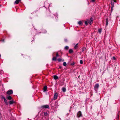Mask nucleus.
Here are the masks:
<instances>
[{
  "label": "nucleus",
  "mask_w": 120,
  "mask_h": 120,
  "mask_svg": "<svg viewBox=\"0 0 120 120\" xmlns=\"http://www.w3.org/2000/svg\"><path fill=\"white\" fill-rule=\"evenodd\" d=\"M98 31L100 33H101V29H99Z\"/></svg>",
  "instance_id": "32"
},
{
  "label": "nucleus",
  "mask_w": 120,
  "mask_h": 120,
  "mask_svg": "<svg viewBox=\"0 0 120 120\" xmlns=\"http://www.w3.org/2000/svg\"><path fill=\"white\" fill-rule=\"evenodd\" d=\"M13 93V91L11 90H8L7 92V94H12Z\"/></svg>",
  "instance_id": "5"
},
{
  "label": "nucleus",
  "mask_w": 120,
  "mask_h": 120,
  "mask_svg": "<svg viewBox=\"0 0 120 120\" xmlns=\"http://www.w3.org/2000/svg\"><path fill=\"white\" fill-rule=\"evenodd\" d=\"M63 65L64 66H65L67 65L66 63V62H64L63 63Z\"/></svg>",
  "instance_id": "22"
},
{
  "label": "nucleus",
  "mask_w": 120,
  "mask_h": 120,
  "mask_svg": "<svg viewBox=\"0 0 120 120\" xmlns=\"http://www.w3.org/2000/svg\"><path fill=\"white\" fill-rule=\"evenodd\" d=\"M75 64V63L74 62H73V63H71V65H74Z\"/></svg>",
  "instance_id": "24"
},
{
  "label": "nucleus",
  "mask_w": 120,
  "mask_h": 120,
  "mask_svg": "<svg viewBox=\"0 0 120 120\" xmlns=\"http://www.w3.org/2000/svg\"><path fill=\"white\" fill-rule=\"evenodd\" d=\"M1 97L2 99H4H4H6L5 97L3 96H2Z\"/></svg>",
  "instance_id": "33"
},
{
  "label": "nucleus",
  "mask_w": 120,
  "mask_h": 120,
  "mask_svg": "<svg viewBox=\"0 0 120 120\" xmlns=\"http://www.w3.org/2000/svg\"><path fill=\"white\" fill-rule=\"evenodd\" d=\"M80 63L81 64H82L83 63V62L82 60H81L80 61Z\"/></svg>",
  "instance_id": "26"
},
{
  "label": "nucleus",
  "mask_w": 120,
  "mask_h": 120,
  "mask_svg": "<svg viewBox=\"0 0 120 120\" xmlns=\"http://www.w3.org/2000/svg\"><path fill=\"white\" fill-rule=\"evenodd\" d=\"M82 23V22L81 21H79V22H78V24L79 25H81V24Z\"/></svg>",
  "instance_id": "29"
},
{
  "label": "nucleus",
  "mask_w": 120,
  "mask_h": 120,
  "mask_svg": "<svg viewBox=\"0 0 120 120\" xmlns=\"http://www.w3.org/2000/svg\"><path fill=\"white\" fill-rule=\"evenodd\" d=\"M7 98L8 100H11L12 99V97L11 96H8L7 97Z\"/></svg>",
  "instance_id": "16"
},
{
  "label": "nucleus",
  "mask_w": 120,
  "mask_h": 120,
  "mask_svg": "<svg viewBox=\"0 0 120 120\" xmlns=\"http://www.w3.org/2000/svg\"><path fill=\"white\" fill-rule=\"evenodd\" d=\"M21 0H16L14 2V4H18L19 3L21 2Z\"/></svg>",
  "instance_id": "6"
},
{
  "label": "nucleus",
  "mask_w": 120,
  "mask_h": 120,
  "mask_svg": "<svg viewBox=\"0 0 120 120\" xmlns=\"http://www.w3.org/2000/svg\"><path fill=\"white\" fill-rule=\"evenodd\" d=\"M56 103L55 102H53L52 103L50 104V105L51 106V108L52 109L55 106Z\"/></svg>",
  "instance_id": "3"
},
{
  "label": "nucleus",
  "mask_w": 120,
  "mask_h": 120,
  "mask_svg": "<svg viewBox=\"0 0 120 120\" xmlns=\"http://www.w3.org/2000/svg\"><path fill=\"white\" fill-rule=\"evenodd\" d=\"M99 85L98 84H96L95 85V86L94 87V89L95 90H96V89H97L99 87Z\"/></svg>",
  "instance_id": "8"
},
{
  "label": "nucleus",
  "mask_w": 120,
  "mask_h": 120,
  "mask_svg": "<svg viewBox=\"0 0 120 120\" xmlns=\"http://www.w3.org/2000/svg\"><path fill=\"white\" fill-rule=\"evenodd\" d=\"M57 60L58 62H60L62 61L61 59L60 58H58L57 59Z\"/></svg>",
  "instance_id": "23"
},
{
  "label": "nucleus",
  "mask_w": 120,
  "mask_h": 120,
  "mask_svg": "<svg viewBox=\"0 0 120 120\" xmlns=\"http://www.w3.org/2000/svg\"><path fill=\"white\" fill-rule=\"evenodd\" d=\"M2 41H3V42H4V39H3L2 40Z\"/></svg>",
  "instance_id": "38"
},
{
  "label": "nucleus",
  "mask_w": 120,
  "mask_h": 120,
  "mask_svg": "<svg viewBox=\"0 0 120 120\" xmlns=\"http://www.w3.org/2000/svg\"><path fill=\"white\" fill-rule=\"evenodd\" d=\"M62 68V66H60L59 67V68L60 69H61Z\"/></svg>",
  "instance_id": "37"
},
{
  "label": "nucleus",
  "mask_w": 120,
  "mask_h": 120,
  "mask_svg": "<svg viewBox=\"0 0 120 120\" xmlns=\"http://www.w3.org/2000/svg\"><path fill=\"white\" fill-rule=\"evenodd\" d=\"M41 109H44L49 108V106L48 105H43L41 106Z\"/></svg>",
  "instance_id": "1"
},
{
  "label": "nucleus",
  "mask_w": 120,
  "mask_h": 120,
  "mask_svg": "<svg viewBox=\"0 0 120 120\" xmlns=\"http://www.w3.org/2000/svg\"><path fill=\"white\" fill-rule=\"evenodd\" d=\"M64 61V60H63V61Z\"/></svg>",
  "instance_id": "42"
},
{
  "label": "nucleus",
  "mask_w": 120,
  "mask_h": 120,
  "mask_svg": "<svg viewBox=\"0 0 120 120\" xmlns=\"http://www.w3.org/2000/svg\"><path fill=\"white\" fill-rule=\"evenodd\" d=\"M59 56V54H58V53L57 52L56 53V58Z\"/></svg>",
  "instance_id": "31"
},
{
  "label": "nucleus",
  "mask_w": 120,
  "mask_h": 120,
  "mask_svg": "<svg viewBox=\"0 0 120 120\" xmlns=\"http://www.w3.org/2000/svg\"><path fill=\"white\" fill-rule=\"evenodd\" d=\"M53 100V99H52V100Z\"/></svg>",
  "instance_id": "43"
},
{
  "label": "nucleus",
  "mask_w": 120,
  "mask_h": 120,
  "mask_svg": "<svg viewBox=\"0 0 120 120\" xmlns=\"http://www.w3.org/2000/svg\"><path fill=\"white\" fill-rule=\"evenodd\" d=\"M2 73H3V71H2L1 72Z\"/></svg>",
  "instance_id": "39"
},
{
  "label": "nucleus",
  "mask_w": 120,
  "mask_h": 120,
  "mask_svg": "<svg viewBox=\"0 0 120 120\" xmlns=\"http://www.w3.org/2000/svg\"><path fill=\"white\" fill-rule=\"evenodd\" d=\"M114 7H113V6H112V7H111V12H112V11H113V8Z\"/></svg>",
  "instance_id": "27"
},
{
  "label": "nucleus",
  "mask_w": 120,
  "mask_h": 120,
  "mask_svg": "<svg viewBox=\"0 0 120 120\" xmlns=\"http://www.w3.org/2000/svg\"><path fill=\"white\" fill-rule=\"evenodd\" d=\"M116 2L115 0H112L111 1V5L112 6L114 7V3Z\"/></svg>",
  "instance_id": "7"
},
{
  "label": "nucleus",
  "mask_w": 120,
  "mask_h": 120,
  "mask_svg": "<svg viewBox=\"0 0 120 120\" xmlns=\"http://www.w3.org/2000/svg\"><path fill=\"white\" fill-rule=\"evenodd\" d=\"M47 88V86H45L43 88V90L44 91H46Z\"/></svg>",
  "instance_id": "11"
},
{
  "label": "nucleus",
  "mask_w": 120,
  "mask_h": 120,
  "mask_svg": "<svg viewBox=\"0 0 120 120\" xmlns=\"http://www.w3.org/2000/svg\"><path fill=\"white\" fill-rule=\"evenodd\" d=\"M14 102V101L13 100L10 101L9 102V103L10 105L12 104Z\"/></svg>",
  "instance_id": "14"
},
{
  "label": "nucleus",
  "mask_w": 120,
  "mask_h": 120,
  "mask_svg": "<svg viewBox=\"0 0 120 120\" xmlns=\"http://www.w3.org/2000/svg\"><path fill=\"white\" fill-rule=\"evenodd\" d=\"M78 112L79 113V112H81L80 111H79Z\"/></svg>",
  "instance_id": "40"
},
{
  "label": "nucleus",
  "mask_w": 120,
  "mask_h": 120,
  "mask_svg": "<svg viewBox=\"0 0 120 120\" xmlns=\"http://www.w3.org/2000/svg\"><path fill=\"white\" fill-rule=\"evenodd\" d=\"M52 56H53V57L52 58V60H55L56 61V57H54V56L53 54H52Z\"/></svg>",
  "instance_id": "12"
},
{
  "label": "nucleus",
  "mask_w": 120,
  "mask_h": 120,
  "mask_svg": "<svg viewBox=\"0 0 120 120\" xmlns=\"http://www.w3.org/2000/svg\"><path fill=\"white\" fill-rule=\"evenodd\" d=\"M113 59H114V60H115V59H116V58L114 56H113Z\"/></svg>",
  "instance_id": "36"
},
{
  "label": "nucleus",
  "mask_w": 120,
  "mask_h": 120,
  "mask_svg": "<svg viewBox=\"0 0 120 120\" xmlns=\"http://www.w3.org/2000/svg\"><path fill=\"white\" fill-rule=\"evenodd\" d=\"M69 49V47L68 46H66L64 48V49L65 50H67Z\"/></svg>",
  "instance_id": "21"
},
{
  "label": "nucleus",
  "mask_w": 120,
  "mask_h": 120,
  "mask_svg": "<svg viewBox=\"0 0 120 120\" xmlns=\"http://www.w3.org/2000/svg\"><path fill=\"white\" fill-rule=\"evenodd\" d=\"M64 41L66 42H67L68 41L66 39H65Z\"/></svg>",
  "instance_id": "35"
},
{
  "label": "nucleus",
  "mask_w": 120,
  "mask_h": 120,
  "mask_svg": "<svg viewBox=\"0 0 120 120\" xmlns=\"http://www.w3.org/2000/svg\"><path fill=\"white\" fill-rule=\"evenodd\" d=\"M85 49L84 48H83L82 49V51L83 52L85 50Z\"/></svg>",
  "instance_id": "30"
},
{
  "label": "nucleus",
  "mask_w": 120,
  "mask_h": 120,
  "mask_svg": "<svg viewBox=\"0 0 120 120\" xmlns=\"http://www.w3.org/2000/svg\"><path fill=\"white\" fill-rule=\"evenodd\" d=\"M73 51L72 49H70L69 50V52L70 53H72L73 52Z\"/></svg>",
  "instance_id": "19"
},
{
  "label": "nucleus",
  "mask_w": 120,
  "mask_h": 120,
  "mask_svg": "<svg viewBox=\"0 0 120 120\" xmlns=\"http://www.w3.org/2000/svg\"><path fill=\"white\" fill-rule=\"evenodd\" d=\"M85 24L86 25H87L88 24V22L87 21H85Z\"/></svg>",
  "instance_id": "25"
},
{
  "label": "nucleus",
  "mask_w": 120,
  "mask_h": 120,
  "mask_svg": "<svg viewBox=\"0 0 120 120\" xmlns=\"http://www.w3.org/2000/svg\"><path fill=\"white\" fill-rule=\"evenodd\" d=\"M1 5H0V7H1Z\"/></svg>",
  "instance_id": "41"
},
{
  "label": "nucleus",
  "mask_w": 120,
  "mask_h": 120,
  "mask_svg": "<svg viewBox=\"0 0 120 120\" xmlns=\"http://www.w3.org/2000/svg\"><path fill=\"white\" fill-rule=\"evenodd\" d=\"M78 45V44L77 43L76 44L75 46H73V47L75 49H76L78 47L77 45Z\"/></svg>",
  "instance_id": "18"
},
{
  "label": "nucleus",
  "mask_w": 120,
  "mask_h": 120,
  "mask_svg": "<svg viewBox=\"0 0 120 120\" xmlns=\"http://www.w3.org/2000/svg\"><path fill=\"white\" fill-rule=\"evenodd\" d=\"M106 25L107 26L108 24V19L107 18L106 19Z\"/></svg>",
  "instance_id": "20"
},
{
  "label": "nucleus",
  "mask_w": 120,
  "mask_h": 120,
  "mask_svg": "<svg viewBox=\"0 0 120 120\" xmlns=\"http://www.w3.org/2000/svg\"><path fill=\"white\" fill-rule=\"evenodd\" d=\"M62 90L63 92H65L66 91V89L65 88L63 87L62 88Z\"/></svg>",
  "instance_id": "13"
},
{
  "label": "nucleus",
  "mask_w": 120,
  "mask_h": 120,
  "mask_svg": "<svg viewBox=\"0 0 120 120\" xmlns=\"http://www.w3.org/2000/svg\"><path fill=\"white\" fill-rule=\"evenodd\" d=\"M87 20L88 22L89 23L90 25L92 24L93 23V20L91 18H90V19H87Z\"/></svg>",
  "instance_id": "2"
},
{
  "label": "nucleus",
  "mask_w": 120,
  "mask_h": 120,
  "mask_svg": "<svg viewBox=\"0 0 120 120\" xmlns=\"http://www.w3.org/2000/svg\"><path fill=\"white\" fill-rule=\"evenodd\" d=\"M82 116V115L81 113H77V117H80Z\"/></svg>",
  "instance_id": "10"
},
{
  "label": "nucleus",
  "mask_w": 120,
  "mask_h": 120,
  "mask_svg": "<svg viewBox=\"0 0 120 120\" xmlns=\"http://www.w3.org/2000/svg\"><path fill=\"white\" fill-rule=\"evenodd\" d=\"M117 119H118V117H119V113H118V114H117Z\"/></svg>",
  "instance_id": "34"
},
{
  "label": "nucleus",
  "mask_w": 120,
  "mask_h": 120,
  "mask_svg": "<svg viewBox=\"0 0 120 120\" xmlns=\"http://www.w3.org/2000/svg\"><path fill=\"white\" fill-rule=\"evenodd\" d=\"M4 101L6 104L7 105H8V102L7 100L6 99H4Z\"/></svg>",
  "instance_id": "17"
},
{
  "label": "nucleus",
  "mask_w": 120,
  "mask_h": 120,
  "mask_svg": "<svg viewBox=\"0 0 120 120\" xmlns=\"http://www.w3.org/2000/svg\"><path fill=\"white\" fill-rule=\"evenodd\" d=\"M50 6L49 4L47 3V2H45L44 6L46 8H48Z\"/></svg>",
  "instance_id": "4"
},
{
  "label": "nucleus",
  "mask_w": 120,
  "mask_h": 120,
  "mask_svg": "<svg viewBox=\"0 0 120 120\" xmlns=\"http://www.w3.org/2000/svg\"><path fill=\"white\" fill-rule=\"evenodd\" d=\"M58 96V94L57 93H55L54 96V99L56 100V99Z\"/></svg>",
  "instance_id": "9"
},
{
  "label": "nucleus",
  "mask_w": 120,
  "mask_h": 120,
  "mask_svg": "<svg viewBox=\"0 0 120 120\" xmlns=\"http://www.w3.org/2000/svg\"><path fill=\"white\" fill-rule=\"evenodd\" d=\"M55 80H56L58 79V78L56 75H54L53 76Z\"/></svg>",
  "instance_id": "15"
},
{
  "label": "nucleus",
  "mask_w": 120,
  "mask_h": 120,
  "mask_svg": "<svg viewBox=\"0 0 120 120\" xmlns=\"http://www.w3.org/2000/svg\"><path fill=\"white\" fill-rule=\"evenodd\" d=\"M48 113H44V115L45 116H46L48 114Z\"/></svg>",
  "instance_id": "28"
}]
</instances>
